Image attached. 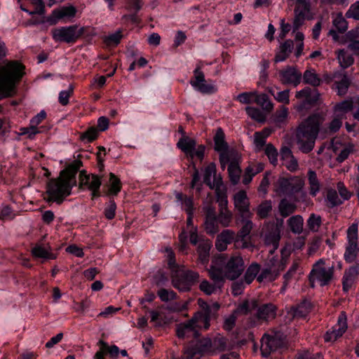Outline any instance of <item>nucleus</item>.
Here are the masks:
<instances>
[{"label": "nucleus", "instance_id": "nucleus-1", "mask_svg": "<svg viewBox=\"0 0 359 359\" xmlns=\"http://www.w3.org/2000/svg\"><path fill=\"white\" fill-rule=\"evenodd\" d=\"M82 166V161L75 160L60 171L58 177L50 180L47 184V201L61 204L71 194L72 187L76 185V175Z\"/></svg>", "mask_w": 359, "mask_h": 359}, {"label": "nucleus", "instance_id": "nucleus-14", "mask_svg": "<svg viewBox=\"0 0 359 359\" xmlns=\"http://www.w3.org/2000/svg\"><path fill=\"white\" fill-rule=\"evenodd\" d=\"M79 188L87 189L91 191L92 199L99 197L100 188L102 184L101 177L96 175H87L86 170H81L79 173Z\"/></svg>", "mask_w": 359, "mask_h": 359}, {"label": "nucleus", "instance_id": "nucleus-6", "mask_svg": "<svg viewBox=\"0 0 359 359\" xmlns=\"http://www.w3.org/2000/svg\"><path fill=\"white\" fill-rule=\"evenodd\" d=\"M280 252V259H278L277 256L269 257L264 268L257 277V280L259 283L274 281L280 276V272L285 269L288 257L291 254L290 248L285 246L281 249Z\"/></svg>", "mask_w": 359, "mask_h": 359}, {"label": "nucleus", "instance_id": "nucleus-40", "mask_svg": "<svg viewBox=\"0 0 359 359\" xmlns=\"http://www.w3.org/2000/svg\"><path fill=\"white\" fill-rule=\"evenodd\" d=\"M228 172L231 183L233 184H236L240 180L241 174V170L238 163L236 161H231L228 167Z\"/></svg>", "mask_w": 359, "mask_h": 359}, {"label": "nucleus", "instance_id": "nucleus-12", "mask_svg": "<svg viewBox=\"0 0 359 359\" xmlns=\"http://www.w3.org/2000/svg\"><path fill=\"white\" fill-rule=\"evenodd\" d=\"M348 244L346 247L344 259L348 263L353 262L359 255L358 244V224H352L347 229Z\"/></svg>", "mask_w": 359, "mask_h": 359}, {"label": "nucleus", "instance_id": "nucleus-54", "mask_svg": "<svg viewBox=\"0 0 359 359\" xmlns=\"http://www.w3.org/2000/svg\"><path fill=\"white\" fill-rule=\"evenodd\" d=\"M288 116V109L285 107H282L279 110H277L273 115V121L276 125L280 126L284 123Z\"/></svg>", "mask_w": 359, "mask_h": 359}, {"label": "nucleus", "instance_id": "nucleus-23", "mask_svg": "<svg viewBox=\"0 0 359 359\" xmlns=\"http://www.w3.org/2000/svg\"><path fill=\"white\" fill-rule=\"evenodd\" d=\"M280 239V232L277 226L272 225L270 231L264 234V243L270 247L269 252L273 256L274 252L278 249Z\"/></svg>", "mask_w": 359, "mask_h": 359}, {"label": "nucleus", "instance_id": "nucleus-26", "mask_svg": "<svg viewBox=\"0 0 359 359\" xmlns=\"http://www.w3.org/2000/svg\"><path fill=\"white\" fill-rule=\"evenodd\" d=\"M256 316L258 320L267 321L275 318L276 316V306L271 303L264 304L257 308Z\"/></svg>", "mask_w": 359, "mask_h": 359}, {"label": "nucleus", "instance_id": "nucleus-11", "mask_svg": "<svg viewBox=\"0 0 359 359\" xmlns=\"http://www.w3.org/2000/svg\"><path fill=\"white\" fill-rule=\"evenodd\" d=\"M84 27H81L78 29L76 25H72L54 29L52 31V34L55 41L70 43L76 42L84 33Z\"/></svg>", "mask_w": 359, "mask_h": 359}, {"label": "nucleus", "instance_id": "nucleus-8", "mask_svg": "<svg viewBox=\"0 0 359 359\" xmlns=\"http://www.w3.org/2000/svg\"><path fill=\"white\" fill-rule=\"evenodd\" d=\"M172 286L182 292L189 291L191 286L198 280L199 274L191 270L178 269L171 272Z\"/></svg>", "mask_w": 359, "mask_h": 359}, {"label": "nucleus", "instance_id": "nucleus-46", "mask_svg": "<svg viewBox=\"0 0 359 359\" xmlns=\"http://www.w3.org/2000/svg\"><path fill=\"white\" fill-rule=\"evenodd\" d=\"M217 218L222 227H228L232 222L233 214L230 210L219 211Z\"/></svg>", "mask_w": 359, "mask_h": 359}, {"label": "nucleus", "instance_id": "nucleus-53", "mask_svg": "<svg viewBox=\"0 0 359 359\" xmlns=\"http://www.w3.org/2000/svg\"><path fill=\"white\" fill-rule=\"evenodd\" d=\"M208 187L210 189H215V194L226 191V189L223 184L222 178L220 175H217V173L213 177V181L211 182V185Z\"/></svg>", "mask_w": 359, "mask_h": 359}, {"label": "nucleus", "instance_id": "nucleus-24", "mask_svg": "<svg viewBox=\"0 0 359 359\" xmlns=\"http://www.w3.org/2000/svg\"><path fill=\"white\" fill-rule=\"evenodd\" d=\"M76 13V9L73 6H64L60 9H55L52 12L50 16L47 18V21L51 25L56 24L57 21L63 18H72L74 17Z\"/></svg>", "mask_w": 359, "mask_h": 359}, {"label": "nucleus", "instance_id": "nucleus-30", "mask_svg": "<svg viewBox=\"0 0 359 359\" xmlns=\"http://www.w3.org/2000/svg\"><path fill=\"white\" fill-rule=\"evenodd\" d=\"M308 183L309 185V194L312 196H316L320 191L321 184L318 179L316 172L312 170H309L307 173Z\"/></svg>", "mask_w": 359, "mask_h": 359}, {"label": "nucleus", "instance_id": "nucleus-20", "mask_svg": "<svg viewBox=\"0 0 359 359\" xmlns=\"http://www.w3.org/2000/svg\"><path fill=\"white\" fill-rule=\"evenodd\" d=\"M176 335L180 339L198 338L200 336L199 331L196 328L192 318L176 325Z\"/></svg>", "mask_w": 359, "mask_h": 359}, {"label": "nucleus", "instance_id": "nucleus-64", "mask_svg": "<svg viewBox=\"0 0 359 359\" xmlns=\"http://www.w3.org/2000/svg\"><path fill=\"white\" fill-rule=\"evenodd\" d=\"M345 15L347 18H353L359 20V1L353 4Z\"/></svg>", "mask_w": 359, "mask_h": 359}, {"label": "nucleus", "instance_id": "nucleus-18", "mask_svg": "<svg viewBox=\"0 0 359 359\" xmlns=\"http://www.w3.org/2000/svg\"><path fill=\"white\" fill-rule=\"evenodd\" d=\"M214 149L216 151L219 152V161L223 168L225 167V163L228 161L226 154H224L228 150V144L225 141V134L221 128H218L214 136Z\"/></svg>", "mask_w": 359, "mask_h": 359}, {"label": "nucleus", "instance_id": "nucleus-29", "mask_svg": "<svg viewBox=\"0 0 359 359\" xmlns=\"http://www.w3.org/2000/svg\"><path fill=\"white\" fill-rule=\"evenodd\" d=\"M293 46V41L290 39L281 43L279 46L278 50L276 53L274 57L275 62H280L285 60L292 53Z\"/></svg>", "mask_w": 359, "mask_h": 359}, {"label": "nucleus", "instance_id": "nucleus-7", "mask_svg": "<svg viewBox=\"0 0 359 359\" xmlns=\"http://www.w3.org/2000/svg\"><path fill=\"white\" fill-rule=\"evenodd\" d=\"M334 276V266H326L325 262L320 259L312 267L309 278L311 286L315 287V283L325 286L331 282Z\"/></svg>", "mask_w": 359, "mask_h": 359}, {"label": "nucleus", "instance_id": "nucleus-10", "mask_svg": "<svg viewBox=\"0 0 359 359\" xmlns=\"http://www.w3.org/2000/svg\"><path fill=\"white\" fill-rule=\"evenodd\" d=\"M304 186V181L299 177H280L275 184V190L279 194L292 195L299 192Z\"/></svg>", "mask_w": 359, "mask_h": 359}, {"label": "nucleus", "instance_id": "nucleus-61", "mask_svg": "<svg viewBox=\"0 0 359 359\" xmlns=\"http://www.w3.org/2000/svg\"><path fill=\"white\" fill-rule=\"evenodd\" d=\"M245 111L248 115L254 120H256L259 122L263 121L264 120V115L259 109L247 107L245 108Z\"/></svg>", "mask_w": 359, "mask_h": 359}, {"label": "nucleus", "instance_id": "nucleus-55", "mask_svg": "<svg viewBox=\"0 0 359 359\" xmlns=\"http://www.w3.org/2000/svg\"><path fill=\"white\" fill-rule=\"evenodd\" d=\"M157 294L163 302H167L170 300L175 299L177 297V293L173 290H168L165 288H161L157 292Z\"/></svg>", "mask_w": 359, "mask_h": 359}, {"label": "nucleus", "instance_id": "nucleus-25", "mask_svg": "<svg viewBox=\"0 0 359 359\" xmlns=\"http://www.w3.org/2000/svg\"><path fill=\"white\" fill-rule=\"evenodd\" d=\"M97 344L100 346V350L95 354V359H105L104 357L105 354H109L113 359L118 358L119 348L117 346H109L108 344L103 340H100Z\"/></svg>", "mask_w": 359, "mask_h": 359}, {"label": "nucleus", "instance_id": "nucleus-9", "mask_svg": "<svg viewBox=\"0 0 359 359\" xmlns=\"http://www.w3.org/2000/svg\"><path fill=\"white\" fill-rule=\"evenodd\" d=\"M260 351L263 357H268L285 345V336L281 332L265 333L260 340Z\"/></svg>", "mask_w": 359, "mask_h": 359}, {"label": "nucleus", "instance_id": "nucleus-27", "mask_svg": "<svg viewBox=\"0 0 359 359\" xmlns=\"http://www.w3.org/2000/svg\"><path fill=\"white\" fill-rule=\"evenodd\" d=\"M211 247L212 243L208 239H203L199 241L197 248L198 259L203 265H206L209 262Z\"/></svg>", "mask_w": 359, "mask_h": 359}, {"label": "nucleus", "instance_id": "nucleus-33", "mask_svg": "<svg viewBox=\"0 0 359 359\" xmlns=\"http://www.w3.org/2000/svg\"><path fill=\"white\" fill-rule=\"evenodd\" d=\"M302 79L305 83L313 87L319 86L322 82L321 79L316 73L314 69H306L302 74Z\"/></svg>", "mask_w": 359, "mask_h": 359}, {"label": "nucleus", "instance_id": "nucleus-13", "mask_svg": "<svg viewBox=\"0 0 359 359\" xmlns=\"http://www.w3.org/2000/svg\"><path fill=\"white\" fill-rule=\"evenodd\" d=\"M177 147L183 151L187 156L193 159L195 156L200 161L204 158L205 147L203 144L196 147V142L189 137H181L177 143Z\"/></svg>", "mask_w": 359, "mask_h": 359}, {"label": "nucleus", "instance_id": "nucleus-39", "mask_svg": "<svg viewBox=\"0 0 359 359\" xmlns=\"http://www.w3.org/2000/svg\"><path fill=\"white\" fill-rule=\"evenodd\" d=\"M287 224L292 233H301L303 231V217L299 215L292 216L288 219Z\"/></svg>", "mask_w": 359, "mask_h": 359}, {"label": "nucleus", "instance_id": "nucleus-50", "mask_svg": "<svg viewBox=\"0 0 359 359\" xmlns=\"http://www.w3.org/2000/svg\"><path fill=\"white\" fill-rule=\"evenodd\" d=\"M205 306L204 311H201L205 316L208 317L210 320L216 318L217 317V312L220 308V305L217 302L210 304V306Z\"/></svg>", "mask_w": 359, "mask_h": 359}, {"label": "nucleus", "instance_id": "nucleus-34", "mask_svg": "<svg viewBox=\"0 0 359 359\" xmlns=\"http://www.w3.org/2000/svg\"><path fill=\"white\" fill-rule=\"evenodd\" d=\"M273 210V204L271 200L262 201L256 208V214L259 219L267 218Z\"/></svg>", "mask_w": 359, "mask_h": 359}, {"label": "nucleus", "instance_id": "nucleus-59", "mask_svg": "<svg viewBox=\"0 0 359 359\" xmlns=\"http://www.w3.org/2000/svg\"><path fill=\"white\" fill-rule=\"evenodd\" d=\"M334 26L341 33H344L348 28V23L341 14H339L333 20Z\"/></svg>", "mask_w": 359, "mask_h": 359}, {"label": "nucleus", "instance_id": "nucleus-19", "mask_svg": "<svg viewBox=\"0 0 359 359\" xmlns=\"http://www.w3.org/2000/svg\"><path fill=\"white\" fill-rule=\"evenodd\" d=\"M310 4L306 0H297L294 8L293 31L295 32L303 25L306 15L309 13Z\"/></svg>", "mask_w": 359, "mask_h": 359}, {"label": "nucleus", "instance_id": "nucleus-3", "mask_svg": "<svg viewBox=\"0 0 359 359\" xmlns=\"http://www.w3.org/2000/svg\"><path fill=\"white\" fill-rule=\"evenodd\" d=\"M323 119L318 114L309 116L297 126L295 141L299 151L304 154L311 152L316 144Z\"/></svg>", "mask_w": 359, "mask_h": 359}, {"label": "nucleus", "instance_id": "nucleus-5", "mask_svg": "<svg viewBox=\"0 0 359 359\" xmlns=\"http://www.w3.org/2000/svg\"><path fill=\"white\" fill-rule=\"evenodd\" d=\"M227 339L217 334L213 339L203 338L197 341L195 345H190L184 351L181 358L175 359H200L204 355H214L224 351Z\"/></svg>", "mask_w": 359, "mask_h": 359}, {"label": "nucleus", "instance_id": "nucleus-32", "mask_svg": "<svg viewBox=\"0 0 359 359\" xmlns=\"http://www.w3.org/2000/svg\"><path fill=\"white\" fill-rule=\"evenodd\" d=\"M122 189L120 179L113 172L109 173V185L107 196H117Z\"/></svg>", "mask_w": 359, "mask_h": 359}, {"label": "nucleus", "instance_id": "nucleus-51", "mask_svg": "<svg viewBox=\"0 0 359 359\" xmlns=\"http://www.w3.org/2000/svg\"><path fill=\"white\" fill-rule=\"evenodd\" d=\"M265 154L267 156L270 163L276 165L278 163V151L272 144H268L265 148Z\"/></svg>", "mask_w": 359, "mask_h": 359}, {"label": "nucleus", "instance_id": "nucleus-62", "mask_svg": "<svg viewBox=\"0 0 359 359\" xmlns=\"http://www.w3.org/2000/svg\"><path fill=\"white\" fill-rule=\"evenodd\" d=\"M217 201L219 204V211L229 210L228 208V200L226 191L216 194Z\"/></svg>", "mask_w": 359, "mask_h": 359}, {"label": "nucleus", "instance_id": "nucleus-52", "mask_svg": "<svg viewBox=\"0 0 359 359\" xmlns=\"http://www.w3.org/2000/svg\"><path fill=\"white\" fill-rule=\"evenodd\" d=\"M97 129L95 127H90L86 131L81 134L80 139L82 141L92 142L97 137Z\"/></svg>", "mask_w": 359, "mask_h": 359}, {"label": "nucleus", "instance_id": "nucleus-16", "mask_svg": "<svg viewBox=\"0 0 359 359\" xmlns=\"http://www.w3.org/2000/svg\"><path fill=\"white\" fill-rule=\"evenodd\" d=\"M295 97L297 99L302 100L299 107V109H302L316 105L319 100L320 93L317 89L305 87L302 90L297 91Z\"/></svg>", "mask_w": 359, "mask_h": 359}, {"label": "nucleus", "instance_id": "nucleus-45", "mask_svg": "<svg viewBox=\"0 0 359 359\" xmlns=\"http://www.w3.org/2000/svg\"><path fill=\"white\" fill-rule=\"evenodd\" d=\"M326 201L327 203V206L330 208H334L343 203V201L338 196L337 191L333 189H327Z\"/></svg>", "mask_w": 359, "mask_h": 359}, {"label": "nucleus", "instance_id": "nucleus-17", "mask_svg": "<svg viewBox=\"0 0 359 359\" xmlns=\"http://www.w3.org/2000/svg\"><path fill=\"white\" fill-rule=\"evenodd\" d=\"M280 82L284 85L297 86L302 81V74L296 67L287 66L278 72Z\"/></svg>", "mask_w": 359, "mask_h": 359}, {"label": "nucleus", "instance_id": "nucleus-2", "mask_svg": "<svg viewBox=\"0 0 359 359\" xmlns=\"http://www.w3.org/2000/svg\"><path fill=\"white\" fill-rule=\"evenodd\" d=\"M245 269L243 257L239 255L228 257L222 254L215 257L209 269V276L215 284H223L225 279L235 280Z\"/></svg>", "mask_w": 359, "mask_h": 359}, {"label": "nucleus", "instance_id": "nucleus-28", "mask_svg": "<svg viewBox=\"0 0 359 359\" xmlns=\"http://www.w3.org/2000/svg\"><path fill=\"white\" fill-rule=\"evenodd\" d=\"M311 311V304L309 301L304 300L300 304L291 307L289 313L293 318H304Z\"/></svg>", "mask_w": 359, "mask_h": 359}, {"label": "nucleus", "instance_id": "nucleus-15", "mask_svg": "<svg viewBox=\"0 0 359 359\" xmlns=\"http://www.w3.org/2000/svg\"><path fill=\"white\" fill-rule=\"evenodd\" d=\"M347 319L344 311L341 312L338 317L337 324L326 332L324 335L325 342H334L341 337L347 330Z\"/></svg>", "mask_w": 359, "mask_h": 359}, {"label": "nucleus", "instance_id": "nucleus-35", "mask_svg": "<svg viewBox=\"0 0 359 359\" xmlns=\"http://www.w3.org/2000/svg\"><path fill=\"white\" fill-rule=\"evenodd\" d=\"M122 31L117 30L116 32L102 37V41L107 47L114 48L117 46L123 39Z\"/></svg>", "mask_w": 359, "mask_h": 359}, {"label": "nucleus", "instance_id": "nucleus-44", "mask_svg": "<svg viewBox=\"0 0 359 359\" xmlns=\"http://www.w3.org/2000/svg\"><path fill=\"white\" fill-rule=\"evenodd\" d=\"M334 109L335 111L341 112L342 114H346L353 109H355V97L337 103L334 107Z\"/></svg>", "mask_w": 359, "mask_h": 359}, {"label": "nucleus", "instance_id": "nucleus-58", "mask_svg": "<svg viewBox=\"0 0 359 359\" xmlns=\"http://www.w3.org/2000/svg\"><path fill=\"white\" fill-rule=\"evenodd\" d=\"M299 267V263L298 262H294L289 269V270L287 271V273L283 276L284 282L283 285L282 287V290H285V287L287 286L290 280L292 279L293 276L296 273L297 270Z\"/></svg>", "mask_w": 359, "mask_h": 359}, {"label": "nucleus", "instance_id": "nucleus-37", "mask_svg": "<svg viewBox=\"0 0 359 359\" xmlns=\"http://www.w3.org/2000/svg\"><path fill=\"white\" fill-rule=\"evenodd\" d=\"M297 205L294 203L289 202L287 199H282L278 205L280 215L283 217H287L295 212Z\"/></svg>", "mask_w": 359, "mask_h": 359}, {"label": "nucleus", "instance_id": "nucleus-60", "mask_svg": "<svg viewBox=\"0 0 359 359\" xmlns=\"http://www.w3.org/2000/svg\"><path fill=\"white\" fill-rule=\"evenodd\" d=\"M257 91L245 92L239 94L236 100L242 104H250L255 100Z\"/></svg>", "mask_w": 359, "mask_h": 359}, {"label": "nucleus", "instance_id": "nucleus-41", "mask_svg": "<svg viewBox=\"0 0 359 359\" xmlns=\"http://www.w3.org/2000/svg\"><path fill=\"white\" fill-rule=\"evenodd\" d=\"M219 222L217 217L205 218L204 228L207 234L215 235L219 231Z\"/></svg>", "mask_w": 359, "mask_h": 359}, {"label": "nucleus", "instance_id": "nucleus-21", "mask_svg": "<svg viewBox=\"0 0 359 359\" xmlns=\"http://www.w3.org/2000/svg\"><path fill=\"white\" fill-rule=\"evenodd\" d=\"M190 84L202 93H211L214 92V86L206 83L205 75L200 67L196 68L194 71V76L190 80Z\"/></svg>", "mask_w": 359, "mask_h": 359}, {"label": "nucleus", "instance_id": "nucleus-31", "mask_svg": "<svg viewBox=\"0 0 359 359\" xmlns=\"http://www.w3.org/2000/svg\"><path fill=\"white\" fill-rule=\"evenodd\" d=\"M337 54L338 62L341 68L346 69L353 64L354 58L348 50L345 49L339 50Z\"/></svg>", "mask_w": 359, "mask_h": 359}, {"label": "nucleus", "instance_id": "nucleus-57", "mask_svg": "<svg viewBox=\"0 0 359 359\" xmlns=\"http://www.w3.org/2000/svg\"><path fill=\"white\" fill-rule=\"evenodd\" d=\"M216 165L215 163H210L205 169L204 176H203V182L208 185H211V177L212 176L216 174Z\"/></svg>", "mask_w": 359, "mask_h": 359}, {"label": "nucleus", "instance_id": "nucleus-48", "mask_svg": "<svg viewBox=\"0 0 359 359\" xmlns=\"http://www.w3.org/2000/svg\"><path fill=\"white\" fill-rule=\"evenodd\" d=\"M321 217L320 215L312 213L307 220V226L311 231L317 232L321 225Z\"/></svg>", "mask_w": 359, "mask_h": 359}, {"label": "nucleus", "instance_id": "nucleus-63", "mask_svg": "<svg viewBox=\"0 0 359 359\" xmlns=\"http://www.w3.org/2000/svg\"><path fill=\"white\" fill-rule=\"evenodd\" d=\"M235 236V232L231 229L223 230L219 234L217 235V237H219V239L222 240L228 245L233 241Z\"/></svg>", "mask_w": 359, "mask_h": 359}, {"label": "nucleus", "instance_id": "nucleus-49", "mask_svg": "<svg viewBox=\"0 0 359 359\" xmlns=\"http://www.w3.org/2000/svg\"><path fill=\"white\" fill-rule=\"evenodd\" d=\"M32 253L34 257L38 258L50 259H53L55 258V256L51 252H49L46 249L40 245L35 246L34 248H32Z\"/></svg>", "mask_w": 359, "mask_h": 359}, {"label": "nucleus", "instance_id": "nucleus-36", "mask_svg": "<svg viewBox=\"0 0 359 359\" xmlns=\"http://www.w3.org/2000/svg\"><path fill=\"white\" fill-rule=\"evenodd\" d=\"M260 265L256 262L252 263L246 269L244 274V281L250 285L255 278H257L260 271Z\"/></svg>", "mask_w": 359, "mask_h": 359}, {"label": "nucleus", "instance_id": "nucleus-43", "mask_svg": "<svg viewBox=\"0 0 359 359\" xmlns=\"http://www.w3.org/2000/svg\"><path fill=\"white\" fill-rule=\"evenodd\" d=\"M255 102L258 105H259L262 108V109L266 111L269 112L273 108V105L272 102L269 100V97L266 94L263 93L258 95L257 93Z\"/></svg>", "mask_w": 359, "mask_h": 359}, {"label": "nucleus", "instance_id": "nucleus-56", "mask_svg": "<svg viewBox=\"0 0 359 359\" xmlns=\"http://www.w3.org/2000/svg\"><path fill=\"white\" fill-rule=\"evenodd\" d=\"M243 226L240 231L238 233V236L241 238L244 239L247 236H248L252 228H253V223L250 219H243Z\"/></svg>", "mask_w": 359, "mask_h": 359}, {"label": "nucleus", "instance_id": "nucleus-47", "mask_svg": "<svg viewBox=\"0 0 359 359\" xmlns=\"http://www.w3.org/2000/svg\"><path fill=\"white\" fill-rule=\"evenodd\" d=\"M336 89L337 90L338 95H344L346 93L350 85V81L346 75H343L340 81L334 82Z\"/></svg>", "mask_w": 359, "mask_h": 359}, {"label": "nucleus", "instance_id": "nucleus-22", "mask_svg": "<svg viewBox=\"0 0 359 359\" xmlns=\"http://www.w3.org/2000/svg\"><path fill=\"white\" fill-rule=\"evenodd\" d=\"M233 203L242 217H250V201L246 191L241 190L236 193L233 196Z\"/></svg>", "mask_w": 359, "mask_h": 359}, {"label": "nucleus", "instance_id": "nucleus-4", "mask_svg": "<svg viewBox=\"0 0 359 359\" xmlns=\"http://www.w3.org/2000/svg\"><path fill=\"white\" fill-rule=\"evenodd\" d=\"M25 66L17 60L0 66V100L17 94V85L25 74Z\"/></svg>", "mask_w": 359, "mask_h": 359}, {"label": "nucleus", "instance_id": "nucleus-38", "mask_svg": "<svg viewBox=\"0 0 359 359\" xmlns=\"http://www.w3.org/2000/svg\"><path fill=\"white\" fill-rule=\"evenodd\" d=\"M192 320L194 322V324L196 325V328L199 331L200 329H204L205 330H207L209 329L210 324V320L208 317L205 316L203 313H202L201 311H198L194 313V315L192 316Z\"/></svg>", "mask_w": 359, "mask_h": 359}, {"label": "nucleus", "instance_id": "nucleus-42", "mask_svg": "<svg viewBox=\"0 0 359 359\" xmlns=\"http://www.w3.org/2000/svg\"><path fill=\"white\" fill-rule=\"evenodd\" d=\"M258 303L256 300H252L251 302L244 301L241 304L237 309L233 311L236 314L240 313L246 315L248 313L252 311L257 308Z\"/></svg>", "mask_w": 359, "mask_h": 359}]
</instances>
